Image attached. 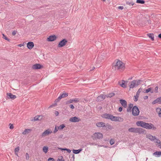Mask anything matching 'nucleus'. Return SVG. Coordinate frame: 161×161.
I'll list each match as a JSON object with an SVG mask.
<instances>
[{"instance_id": "obj_1", "label": "nucleus", "mask_w": 161, "mask_h": 161, "mask_svg": "<svg viewBox=\"0 0 161 161\" xmlns=\"http://www.w3.org/2000/svg\"><path fill=\"white\" fill-rule=\"evenodd\" d=\"M112 69L114 70L122 71L125 68V64L121 61L116 59L113 63L112 65Z\"/></svg>"}, {"instance_id": "obj_2", "label": "nucleus", "mask_w": 161, "mask_h": 161, "mask_svg": "<svg viewBox=\"0 0 161 161\" xmlns=\"http://www.w3.org/2000/svg\"><path fill=\"white\" fill-rule=\"evenodd\" d=\"M136 125L138 126H141L147 129H153L155 130L156 127H155L152 123H145L142 121H138L136 122Z\"/></svg>"}, {"instance_id": "obj_3", "label": "nucleus", "mask_w": 161, "mask_h": 161, "mask_svg": "<svg viewBox=\"0 0 161 161\" xmlns=\"http://www.w3.org/2000/svg\"><path fill=\"white\" fill-rule=\"evenodd\" d=\"M128 131L131 132L141 134L144 133V130L142 128L131 127L128 129Z\"/></svg>"}, {"instance_id": "obj_4", "label": "nucleus", "mask_w": 161, "mask_h": 161, "mask_svg": "<svg viewBox=\"0 0 161 161\" xmlns=\"http://www.w3.org/2000/svg\"><path fill=\"white\" fill-rule=\"evenodd\" d=\"M141 80H134L130 82L129 86L130 88H132L139 85L141 81Z\"/></svg>"}, {"instance_id": "obj_5", "label": "nucleus", "mask_w": 161, "mask_h": 161, "mask_svg": "<svg viewBox=\"0 0 161 161\" xmlns=\"http://www.w3.org/2000/svg\"><path fill=\"white\" fill-rule=\"evenodd\" d=\"M92 137L93 140L99 139H102L103 138V135L100 132H95L93 134L92 136Z\"/></svg>"}, {"instance_id": "obj_6", "label": "nucleus", "mask_w": 161, "mask_h": 161, "mask_svg": "<svg viewBox=\"0 0 161 161\" xmlns=\"http://www.w3.org/2000/svg\"><path fill=\"white\" fill-rule=\"evenodd\" d=\"M132 115L134 116H138L140 113L138 108L136 106L133 107L132 110Z\"/></svg>"}, {"instance_id": "obj_7", "label": "nucleus", "mask_w": 161, "mask_h": 161, "mask_svg": "<svg viewBox=\"0 0 161 161\" xmlns=\"http://www.w3.org/2000/svg\"><path fill=\"white\" fill-rule=\"evenodd\" d=\"M68 95V93H66L65 92H63L62 94H61L58 98L55 101V102H57L59 101L62 98L65 97H67Z\"/></svg>"}, {"instance_id": "obj_8", "label": "nucleus", "mask_w": 161, "mask_h": 161, "mask_svg": "<svg viewBox=\"0 0 161 161\" xmlns=\"http://www.w3.org/2000/svg\"><path fill=\"white\" fill-rule=\"evenodd\" d=\"M52 133V131H51L50 129H48L44 131L40 136L41 137H43L51 134Z\"/></svg>"}, {"instance_id": "obj_9", "label": "nucleus", "mask_w": 161, "mask_h": 161, "mask_svg": "<svg viewBox=\"0 0 161 161\" xmlns=\"http://www.w3.org/2000/svg\"><path fill=\"white\" fill-rule=\"evenodd\" d=\"M79 102V100L77 98H75L70 99L66 102V104H68L70 103H72L73 102L75 103H78Z\"/></svg>"}, {"instance_id": "obj_10", "label": "nucleus", "mask_w": 161, "mask_h": 161, "mask_svg": "<svg viewBox=\"0 0 161 161\" xmlns=\"http://www.w3.org/2000/svg\"><path fill=\"white\" fill-rule=\"evenodd\" d=\"M67 42V41L66 39H63L59 42L58 46L59 47H62L66 44Z\"/></svg>"}, {"instance_id": "obj_11", "label": "nucleus", "mask_w": 161, "mask_h": 161, "mask_svg": "<svg viewBox=\"0 0 161 161\" xmlns=\"http://www.w3.org/2000/svg\"><path fill=\"white\" fill-rule=\"evenodd\" d=\"M80 118L74 116L70 118L69 121L73 122H76L79 121Z\"/></svg>"}, {"instance_id": "obj_12", "label": "nucleus", "mask_w": 161, "mask_h": 161, "mask_svg": "<svg viewBox=\"0 0 161 161\" xmlns=\"http://www.w3.org/2000/svg\"><path fill=\"white\" fill-rule=\"evenodd\" d=\"M112 116V115L111 114H103L102 117L103 118H104L107 119H110L111 120Z\"/></svg>"}, {"instance_id": "obj_13", "label": "nucleus", "mask_w": 161, "mask_h": 161, "mask_svg": "<svg viewBox=\"0 0 161 161\" xmlns=\"http://www.w3.org/2000/svg\"><path fill=\"white\" fill-rule=\"evenodd\" d=\"M105 98V95H101L97 97V101H102Z\"/></svg>"}, {"instance_id": "obj_14", "label": "nucleus", "mask_w": 161, "mask_h": 161, "mask_svg": "<svg viewBox=\"0 0 161 161\" xmlns=\"http://www.w3.org/2000/svg\"><path fill=\"white\" fill-rule=\"evenodd\" d=\"M56 38V36L54 35H51L47 39V40L48 41L52 42L54 41Z\"/></svg>"}, {"instance_id": "obj_15", "label": "nucleus", "mask_w": 161, "mask_h": 161, "mask_svg": "<svg viewBox=\"0 0 161 161\" xmlns=\"http://www.w3.org/2000/svg\"><path fill=\"white\" fill-rule=\"evenodd\" d=\"M27 46L29 49H31L33 48L34 46V44L33 42H28Z\"/></svg>"}, {"instance_id": "obj_16", "label": "nucleus", "mask_w": 161, "mask_h": 161, "mask_svg": "<svg viewBox=\"0 0 161 161\" xmlns=\"http://www.w3.org/2000/svg\"><path fill=\"white\" fill-rule=\"evenodd\" d=\"M7 95L8 98L13 99H14L16 97L15 95H13L10 93H7Z\"/></svg>"}, {"instance_id": "obj_17", "label": "nucleus", "mask_w": 161, "mask_h": 161, "mask_svg": "<svg viewBox=\"0 0 161 161\" xmlns=\"http://www.w3.org/2000/svg\"><path fill=\"white\" fill-rule=\"evenodd\" d=\"M122 106L124 108L127 107V103L126 101L123 99H120L119 100Z\"/></svg>"}, {"instance_id": "obj_18", "label": "nucleus", "mask_w": 161, "mask_h": 161, "mask_svg": "<svg viewBox=\"0 0 161 161\" xmlns=\"http://www.w3.org/2000/svg\"><path fill=\"white\" fill-rule=\"evenodd\" d=\"M146 137L152 141H153L154 140L156 139V138L155 136H153L150 134L147 135H146Z\"/></svg>"}, {"instance_id": "obj_19", "label": "nucleus", "mask_w": 161, "mask_h": 161, "mask_svg": "<svg viewBox=\"0 0 161 161\" xmlns=\"http://www.w3.org/2000/svg\"><path fill=\"white\" fill-rule=\"evenodd\" d=\"M96 125L98 127H104L105 126V123L103 122H99L96 124Z\"/></svg>"}, {"instance_id": "obj_20", "label": "nucleus", "mask_w": 161, "mask_h": 161, "mask_svg": "<svg viewBox=\"0 0 161 161\" xmlns=\"http://www.w3.org/2000/svg\"><path fill=\"white\" fill-rule=\"evenodd\" d=\"M42 68V65L40 64H36L33 65L32 66V69H39Z\"/></svg>"}, {"instance_id": "obj_21", "label": "nucleus", "mask_w": 161, "mask_h": 161, "mask_svg": "<svg viewBox=\"0 0 161 161\" xmlns=\"http://www.w3.org/2000/svg\"><path fill=\"white\" fill-rule=\"evenodd\" d=\"M133 104L130 103L129 104V106H128L127 111L128 112H131L132 110V108H133Z\"/></svg>"}, {"instance_id": "obj_22", "label": "nucleus", "mask_w": 161, "mask_h": 161, "mask_svg": "<svg viewBox=\"0 0 161 161\" xmlns=\"http://www.w3.org/2000/svg\"><path fill=\"white\" fill-rule=\"evenodd\" d=\"M161 102V97L157 98L156 100L153 101L152 102V104H153L155 103L160 102Z\"/></svg>"}, {"instance_id": "obj_23", "label": "nucleus", "mask_w": 161, "mask_h": 161, "mask_svg": "<svg viewBox=\"0 0 161 161\" xmlns=\"http://www.w3.org/2000/svg\"><path fill=\"white\" fill-rule=\"evenodd\" d=\"M153 155L156 156V157H159L161 156V151H156L154 152Z\"/></svg>"}, {"instance_id": "obj_24", "label": "nucleus", "mask_w": 161, "mask_h": 161, "mask_svg": "<svg viewBox=\"0 0 161 161\" xmlns=\"http://www.w3.org/2000/svg\"><path fill=\"white\" fill-rule=\"evenodd\" d=\"M147 36L152 41L154 40V35L153 33H148L147 34Z\"/></svg>"}, {"instance_id": "obj_25", "label": "nucleus", "mask_w": 161, "mask_h": 161, "mask_svg": "<svg viewBox=\"0 0 161 161\" xmlns=\"http://www.w3.org/2000/svg\"><path fill=\"white\" fill-rule=\"evenodd\" d=\"M156 112L158 113V116L161 117V108H158L156 109Z\"/></svg>"}, {"instance_id": "obj_26", "label": "nucleus", "mask_w": 161, "mask_h": 161, "mask_svg": "<svg viewBox=\"0 0 161 161\" xmlns=\"http://www.w3.org/2000/svg\"><path fill=\"white\" fill-rule=\"evenodd\" d=\"M31 130L30 129H26L22 133L24 135H26L30 133Z\"/></svg>"}, {"instance_id": "obj_27", "label": "nucleus", "mask_w": 161, "mask_h": 161, "mask_svg": "<svg viewBox=\"0 0 161 161\" xmlns=\"http://www.w3.org/2000/svg\"><path fill=\"white\" fill-rule=\"evenodd\" d=\"M82 150V149H80L78 150H73V152L74 153L77 154H78L80 153Z\"/></svg>"}, {"instance_id": "obj_28", "label": "nucleus", "mask_w": 161, "mask_h": 161, "mask_svg": "<svg viewBox=\"0 0 161 161\" xmlns=\"http://www.w3.org/2000/svg\"><path fill=\"white\" fill-rule=\"evenodd\" d=\"M19 147H17L15 148V149H14L15 154L17 156H18V152L19 151Z\"/></svg>"}, {"instance_id": "obj_29", "label": "nucleus", "mask_w": 161, "mask_h": 161, "mask_svg": "<svg viewBox=\"0 0 161 161\" xmlns=\"http://www.w3.org/2000/svg\"><path fill=\"white\" fill-rule=\"evenodd\" d=\"M158 86H156L155 87L154 90H152V91H151V93H153L154 92L155 93H158Z\"/></svg>"}, {"instance_id": "obj_30", "label": "nucleus", "mask_w": 161, "mask_h": 161, "mask_svg": "<svg viewBox=\"0 0 161 161\" xmlns=\"http://www.w3.org/2000/svg\"><path fill=\"white\" fill-rule=\"evenodd\" d=\"M48 147L47 146H44L43 148V151L45 153L47 152Z\"/></svg>"}, {"instance_id": "obj_31", "label": "nucleus", "mask_w": 161, "mask_h": 161, "mask_svg": "<svg viewBox=\"0 0 161 161\" xmlns=\"http://www.w3.org/2000/svg\"><path fill=\"white\" fill-rule=\"evenodd\" d=\"M118 117L114 116L112 115L111 120L115 121H118Z\"/></svg>"}, {"instance_id": "obj_32", "label": "nucleus", "mask_w": 161, "mask_h": 161, "mask_svg": "<svg viewBox=\"0 0 161 161\" xmlns=\"http://www.w3.org/2000/svg\"><path fill=\"white\" fill-rule=\"evenodd\" d=\"M136 3H137L141 4H144L145 3V2L143 0H136Z\"/></svg>"}, {"instance_id": "obj_33", "label": "nucleus", "mask_w": 161, "mask_h": 161, "mask_svg": "<svg viewBox=\"0 0 161 161\" xmlns=\"http://www.w3.org/2000/svg\"><path fill=\"white\" fill-rule=\"evenodd\" d=\"M126 4L129 5L130 6H133L134 4V3L133 2H129L128 1H126Z\"/></svg>"}, {"instance_id": "obj_34", "label": "nucleus", "mask_w": 161, "mask_h": 161, "mask_svg": "<svg viewBox=\"0 0 161 161\" xmlns=\"http://www.w3.org/2000/svg\"><path fill=\"white\" fill-rule=\"evenodd\" d=\"M65 127V125L63 124L60 125L58 127V129L59 130H61L63 129Z\"/></svg>"}, {"instance_id": "obj_35", "label": "nucleus", "mask_w": 161, "mask_h": 161, "mask_svg": "<svg viewBox=\"0 0 161 161\" xmlns=\"http://www.w3.org/2000/svg\"><path fill=\"white\" fill-rule=\"evenodd\" d=\"M120 86L123 88H126V86L125 84V81L124 80H122V84H121Z\"/></svg>"}, {"instance_id": "obj_36", "label": "nucleus", "mask_w": 161, "mask_h": 161, "mask_svg": "<svg viewBox=\"0 0 161 161\" xmlns=\"http://www.w3.org/2000/svg\"><path fill=\"white\" fill-rule=\"evenodd\" d=\"M40 117H41L42 118V116L38 115L37 116H36L34 118V120L36 121V120H39V118H40Z\"/></svg>"}, {"instance_id": "obj_37", "label": "nucleus", "mask_w": 161, "mask_h": 161, "mask_svg": "<svg viewBox=\"0 0 161 161\" xmlns=\"http://www.w3.org/2000/svg\"><path fill=\"white\" fill-rule=\"evenodd\" d=\"M152 88H148V89H146L145 90L144 92L146 93H147L149 92H151V91H152Z\"/></svg>"}, {"instance_id": "obj_38", "label": "nucleus", "mask_w": 161, "mask_h": 161, "mask_svg": "<svg viewBox=\"0 0 161 161\" xmlns=\"http://www.w3.org/2000/svg\"><path fill=\"white\" fill-rule=\"evenodd\" d=\"M105 127H106V128H108L109 129H110L112 128L111 126L108 123L106 124H105Z\"/></svg>"}, {"instance_id": "obj_39", "label": "nucleus", "mask_w": 161, "mask_h": 161, "mask_svg": "<svg viewBox=\"0 0 161 161\" xmlns=\"http://www.w3.org/2000/svg\"><path fill=\"white\" fill-rule=\"evenodd\" d=\"M139 97V96H138L136 95H135L134 96V101L135 102H136L137 101Z\"/></svg>"}, {"instance_id": "obj_40", "label": "nucleus", "mask_w": 161, "mask_h": 161, "mask_svg": "<svg viewBox=\"0 0 161 161\" xmlns=\"http://www.w3.org/2000/svg\"><path fill=\"white\" fill-rule=\"evenodd\" d=\"M118 121L119 122H123L124 120V119L123 118H121L120 117H118Z\"/></svg>"}, {"instance_id": "obj_41", "label": "nucleus", "mask_w": 161, "mask_h": 161, "mask_svg": "<svg viewBox=\"0 0 161 161\" xmlns=\"http://www.w3.org/2000/svg\"><path fill=\"white\" fill-rule=\"evenodd\" d=\"M58 130H59V129H58V127L57 126H55L54 130L53 131V133H56Z\"/></svg>"}, {"instance_id": "obj_42", "label": "nucleus", "mask_w": 161, "mask_h": 161, "mask_svg": "<svg viewBox=\"0 0 161 161\" xmlns=\"http://www.w3.org/2000/svg\"><path fill=\"white\" fill-rule=\"evenodd\" d=\"M142 90V89L141 88H139L136 92V95L139 96L140 93L141 92Z\"/></svg>"}, {"instance_id": "obj_43", "label": "nucleus", "mask_w": 161, "mask_h": 161, "mask_svg": "<svg viewBox=\"0 0 161 161\" xmlns=\"http://www.w3.org/2000/svg\"><path fill=\"white\" fill-rule=\"evenodd\" d=\"M114 143V139H111L110 141V143L111 145H113Z\"/></svg>"}, {"instance_id": "obj_44", "label": "nucleus", "mask_w": 161, "mask_h": 161, "mask_svg": "<svg viewBox=\"0 0 161 161\" xmlns=\"http://www.w3.org/2000/svg\"><path fill=\"white\" fill-rule=\"evenodd\" d=\"M57 105V104L56 103H53V104H52V105H50L48 107V108H52L53 107Z\"/></svg>"}, {"instance_id": "obj_45", "label": "nucleus", "mask_w": 161, "mask_h": 161, "mask_svg": "<svg viewBox=\"0 0 161 161\" xmlns=\"http://www.w3.org/2000/svg\"><path fill=\"white\" fill-rule=\"evenodd\" d=\"M115 94L114 93H109L108 95V97H111L114 95Z\"/></svg>"}, {"instance_id": "obj_46", "label": "nucleus", "mask_w": 161, "mask_h": 161, "mask_svg": "<svg viewBox=\"0 0 161 161\" xmlns=\"http://www.w3.org/2000/svg\"><path fill=\"white\" fill-rule=\"evenodd\" d=\"M3 38H4L5 40H7V41H9V39L7 38L4 35V34H3Z\"/></svg>"}, {"instance_id": "obj_47", "label": "nucleus", "mask_w": 161, "mask_h": 161, "mask_svg": "<svg viewBox=\"0 0 161 161\" xmlns=\"http://www.w3.org/2000/svg\"><path fill=\"white\" fill-rule=\"evenodd\" d=\"M29 154L27 153H26L25 154V158L27 160H28L29 159Z\"/></svg>"}, {"instance_id": "obj_48", "label": "nucleus", "mask_w": 161, "mask_h": 161, "mask_svg": "<svg viewBox=\"0 0 161 161\" xmlns=\"http://www.w3.org/2000/svg\"><path fill=\"white\" fill-rule=\"evenodd\" d=\"M48 161H55V160L54 158H49L48 159Z\"/></svg>"}, {"instance_id": "obj_49", "label": "nucleus", "mask_w": 161, "mask_h": 161, "mask_svg": "<svg viewBox=\"0 0 161 161\" xmlns=\"http://www.w3.org/2000/svg\"><path fill=\"white\" fill-rule=\"evenodd\" d=\"M101 58H102V57H101V56H98L97 58V61H100L101 60H102V59H101Z\"/></svg>"}, {"instance_id": "obj_50", "label": "nucleus", "mask_w": 161, "mask_h": 161, "mask_svg": "<svg viewBox=\"0 0 161 161\" xmlns=\"http://www.w3.org/2000/svg\"><path fill=\"white\" fill-rule=\"evenodd\" d=\"M69 107L72 109H74L75 107L73 104H70L69 105Z\"/></svg>"}, {"instance_id": "obj_51", "label": "nucleus", "mask_w": 161, "mask_h": 161, "mask_svg": "<svg viewBox=\"0 0 161 161\" xmlns=\"http://www.w3.org/2000/svg\"><path fill=\"white\" fill-rule=\"evenodd\" d=\"M16 33H17V31H13L12 33V34L13 36H14L16 34Z\"/></svg>"}, {"instance_id": "obj_52", "label": "nucleus", "mask_w": 161, "mask_h": 161, "mask_svg": "<svg viewBox=\"0 0 161 161\" xmlns=\"http://www.w3.org/2000/svg\"><path fill=\"white\" fill-rule=\"evenodd\" d=\"M123 109V108L122 107H120L118 109V111L119 112H121L122 111Z\"/></svg>"}, {"instance_id": "obj_53", "label": "nucleus", "mask_w": 161, "mask_h": 161, "mask_svg": "<svg viewBox=\"0 0 161 161\" xmlns=\"http://www.w3.org/2000/svg\"><path fill=\"white\" fill-rule=\"evenodd\" d=\"M11 125L10 126V127H9V128L10 129H13V128H14V126L12 124H9V125Z\"/></svg>"}, {"instance_id": "obj_54", "label": "nucleus", "mask_w": 161, "mask_h": 161, "mask_svg": "<svg viewBox=\"0 0 161 161\" xmlns=\"http://www.w3.org/2000/svg\"><path fill=\"white\" fill-rule=\"evenodd\" d=\"M118 8L122 10L124 8L123 6H119L118 7Z\"/></svg>"}, {"instance_id": "obj_55", "label": "nucleus", "mask_w": 161, "mask_h": 161, "mask_svg": "<svg viewBox=\"0 0 161 161\" xmlns=\"http://www.w3.org/2000/svg\"><path fill=\"white\" fill-rule=\"evenodd\" d=\"M59 113L57 111H55V115L57 116L58 115Z\"/></svg>"}, {"instance_id": "obj_56", "label": "nucleus", "mask_w": 161, "mask_h": 161, "mask_svg": "<svg viewBox=\"0 0 161 161\" xmlns=\"http://www.w3.org/2000/svg\"><path fill=\"white\" fill-rule=\"evenodd\" d=\"M59 149H61L62 151H66L67 150V148H59Z\"/></svg>"}, {"instance_id": "obj_57", "label": "nucleus", "mask_w": 161, "mask_h": 161, "mask_svg": "<svg viewBox=\"0 0 161 161\" xmlns=\"http://www.w3.org/2000/svg\"><path fill=\"white\" fill-rule=\"evenodd\" d=\"M58 161H64V159L61 158V159H58Z\"/></svg>"}, {"instance_id": "obj_58", "label": "nucleus", "mask_w": 161, "mask_h": 161, "mask_svg": "<svg viewBox=\"0 0 161 161\" xmlns=\"http://www.w3.org/2000/svg\"><path fill=\"white\" fill-rule=\"evenodd\" d=\"M68 153H70L71 152V150L69 149H67V150H66Z\"/></svg>"}, {"instance_id": "obj_59", "label": "nucleus", "mask_w": 161, "mask_h": 161, "mask_svg": "<svg viewBox=\"0 0 161 161\" xmlns=\"http://www.w3.org/2000/svg\"><path fill=\"white\" fill-rule=\"evenodd\" d=\"M148 98V96H145L144 97V99H147Z\"/></svg>"}, {"instance_id": "obj_60", "label": "nucleus", "mask_w": 161, "mask_h": 161, "mask_svg": "<svg viewBox=\"0 0 161 161\" xmlns=\"http://www.w3.org/2000/svg\"><path fill=\"white\" fill-rule=\"evenodd\" d=\"M158 143H160V140H157V142H156Z\"/></svg>"}, {"instance_id": "obj_61", "label": "nucleus", "mask_w": 161, "mask_h": 161, "mask_svg": "<svg viewBox=\"0 0 161 161\" xmlns=\"http://www.w3.org/2000/svg\"><path fill=\"white\" fill-rule=\"evenodd\" d=\"M23 44H19L18 45V46L20 47H21L22 46H23Z\"/></svg>"}, {"instance_id": "obj_62", "label": "nucleus", "mask_w": 161, "mask_h": 161, "mask_svg": "<svg viewBox=\"0 0 161 161\" xmlns=\"http://www.w3.org/2000/svg\"><path fill=\"white\" fill-rule=\"evenodd\" d=\"M158 37L160 38L161 39V33H160L158 35Z\"/></svg>"}, {"instance_id": "obj_63", "label": "nucleus", "mask_w": 161, "mask_h": 161, "mask_svg": "<svg viewBox=\"0 0 161 161\" xmlns=\"http://www.w3.org/2000/svg\"><path fill=\"white\" fill-rule=\"evenodd\" d=\"M147 21L148 22V23H151V21L149 20H147Z\"/></svg>"}, {"instance_id": "obj_64", "label": "nucleus", "mask_w": 161, "mask_h": 161, "mask_svg": "<svg viewBox=\"0 0 161 161\" xmlns=\"http://www.w3.org/2000/svg\"><path fill=\"white\" fill-rule=\"evenodd\" d=\"M95 68L94 67H93L92 68V69H91V70H91V71H92V70H93V69H94Z\"/></svg>"}]
</instances>
